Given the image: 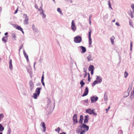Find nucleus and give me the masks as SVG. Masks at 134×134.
I'll return each mask as SVG.
<instances>
[{
  "label": "nucleus",
  "instance_id": "nucleus-20",
  "mask_svg": "<svg viewBox=\"0 0 134 134\" xmlns=\"http://www.w3.org/2000/svg\"><path fill=\"white\" fill-rule=\"evenodd\" d=\"M23 54H24V55L25 57V58L26 59L27 61L28 62H29V59L28 56L27 55L26 53V52H25L24 50L23 51Z\"/></svg>",
  "mask_w": 134,
  "mask_h": 134
},
{
  "label": "nucleus",
  "instance_id": "nucleus-17",
  "mask_svg": "<svg viewBox=\"0 0 134 134\" xmlns=\"http://www.w3.org/2000/svg\"><path fill=\"white\" fill-rule=\"evenodd\" d=\"M83 117L82 115H81L80 116V119L79 121V123L81 124H82L83 121Z\"/></svg>",
  "mask_w": 134,
  "mask_h": 134
},
{
  "label": "nucleus",
  "instance_id": "nucleus-41",
  "mask_svg": "<svg viewBox=\"0 0 134 134\" xmlns=\"http://www.w3.org/2000/svg\"><path fill=\"white\" fill-rule=\"evenodd\" d=\"M9 68L10 69H12V63H9Z\"/></svg>",
  "mask_w": 134,
  "mask_h": 134
},
{
  "label": "nucleus",
  "instance_id": "nucleus-48",
  "mask_svg": "<svg viewBox=\"0 0 134 134\" xmlns=\"http://www.w3.org/2000/svg\"><path fill=\"white\" fill-rule=\"evenodd\" d=\"M115 24H116V25H117V26H120V24H119V23H118V22H116V23H115Z\"/></svg>",
  "mask_w": 134,
  "mask_h": 134
},
{
  "label": "nucleus",
  "instance_id": "nucleus-19",
  "mask_svg": "<svg viewBox=\"0 0 134 134\" xmlns=\"http://www.w3.org/2000/svg\"><path fill=\"white\" fill-rule=\"evenodd\" d=\"M39 95L40 94L35 92L33 93L32 97L34 99H36L37 97L39 96Z\"/></svg>",
  "mask_w": 134,
  "mask_h": 134
},
{
  "label": "nucleus",
  "instance_id": "nucleus-32",
  "mask_svg": "<svg viewBox=\"0 0 134 134\" xmlns=\"http://www.w3.org/2000/svg\"><path fill=\"white\" fill-rule=\"evenodd\" d=\"M129 93L128 92H126L124 94V97H126L129 96Z\"/></svg>",
  "mask_w": 134,
  "mask_h": 134
},
{
  "label": "nucleus",
  "instance_id": "nucleus-49",
  "mask_svg": "<svg viewBox=\"0 0 134 134\" xmlns=\"http://www.w3.org/2000/svg\"><path fill=\"white\" fill-rule=\"evenodd\" d=\"M91 80V78H90V76L88 77V81H90Z\"/></svg>",
  "mask_w": 134,
  "mask_h": 134
},
{
  "label": "nucleus",
  "instance_id": "nucleus-53",
  "mask_svg": "<svg viewBox=\"0 0 134 134\" xmlns=\"http://www.w3.org/2000/svg\"><path fill=\"white\" fill-rule=\"evenodd\" d=\"M93 71H94V70L91 71V74L92 75L93 74Z\"/></svg>",
  "mask_w": 134,
  "mask_h": 134
},
{
  "label": "nucleus",
  "instance_id": "nucleus-39",
  "mask_svg": "<svg viewBox=\"0 0 134 134\" xmlns=\"http://www.w3.org/2000/svg\"><path fill=\"white\" fill-rule=\"evenodd\" d=\"M16 29L19 30L20 31H21L23 29L20 26H18L16 27Z\"/></svg>",
  "mask_w": 134,
  "mask_h": 134
},
{
  "label": "nucleus",
  "instance_id": "nucleus-54",
  "mask_svg": "<svg viewBox=\"0 0 134 134\" xmlns=\"http://www.w3.org/2000/svg\"><path fill=\"white\" fill-rule=\"evenodd\" d=\"M42 85H43L44 86V87H45V84H44V82H42Z\"/></svg>",
  "mask_w": 134,
  "mask_h": 134
},
{
  "label": "nucleus",
  "instance_id": "nucleus-8",
  "mask_svg": "<svg viewBox=\"0 0 134 134\" xmlns=\"http://www.w3.org/2000/svg\"><path fill=\"white\" fill-rule=\"evenodd\" d=\"M90 99L91 100V102L92 103H95L98 100V98L97 96H95L92 97H91Z\"/></svg>",
  "mask_w": 134,
  "mask_h": 134
},
{
  "label": "nucleus",
  "instance_id": "nucleus-42",
  "mask_svg": "<svg viewBox=\"0 0 134 134\" xmlns=\"http://www.w3.org/2000/svg\"><path fill=\"white\" fill-rule=\"evenodd\" d=\"M11 130L10 128H9L8 130L7 134H10Z\"/></svg>",
  "mask_w": 134,
  "mask_h": 134
},
{
  "label": "nucleus",
  "instance_id": "nucleus-35",
  "mask_svg": "<svg viewBox=\"0 0 134 134\" xmlns=\"http://www.w3.org/2000/svg\"><path fill=\"white\" fill-rule=\"evenodd\" d=\"M128 75V73L126 72L125 71L124 73V77L125 78H126Z\"/></svg>",
  "mask_w": 134,
  "mask_h": 134
},
{
  "label": "nucleus",
  "instance_id": "nucleus-6",
  "mask_svg": "<svg viewBox=\"0 0 134 134\" xmlns=\"http://www.w3.org/2000/svg\"><path fill=\"white\" fill-rule=\"evenodd\" d=\"M23 17L25 19L24 22V24L25 25H27L29 24V17L26 14H24Z\"/></svg>",
  "mask_w": 134,
  "mask_h": 134
},
{
  "label": "nucleus",
  "instance_id": "nucleus-5",
  "mask_svg": "<svg viewBox=\"0 0 134 134\" xmlns=\"http://www.w3.org/2000/svg\"><path fill=\"white\" fill-rule=\"evenodd\" d=\"M78 49L82 54L85 53L86 51V49L85 47L82 46H79L78 47Z\"/></svg>",
  "mask_w": 134,
  "mask_h": 134
},
{
  "label": "nucleus",
  "instance_id": "nucleus-22",
  "mask_svg": "<svg viewBox=\"0 0 134 134\" xmlns=\"http://www.w3.org/2000/svg\"><path fill=\"white\" fill-rule=\"evenodd\" d=\"M30 86L31 90H32L34 87V85L32 81H30Z\"/></svg>",
  "mask_w": 134,
  "mask_h": 134
},
{
  "label": "nucleus",
  "instance_id": "nucleus-55",
  "mask_svg": "<svg viewBox=\"0 0 134 134\" xmlns=\"http://www.w3.org/2000/svg\"><path fill=\"white\" fill-rule=\"evenodd\" d=\"M87 75V74L86 73H85V74H84V78H85L86 77V76Z\"/></svg>",
  "mask_w": 134,
  "mask_h": 134
},
{
  "label": "nucleus",
  "instance_id": "nucleus-1",
  "mask_svg": "<svg viewBox=\"0 0 134 134\" xmlns=\"http://www.w3.org/2000/svg\"><path fill=\"white\" fill-rule=\"evenodd\" d=\"M80 128L82 129V131H81L80 134H84L85 132L87 131L89 129V127L86 125L83 124L79 126Z\"/></svg>",
  "mask_w": 134,
  "mask_h": 134
},
{
  "label": "nucleus",
  "instance_id": "nucleus-50",
  "mask_svg": "<svg viewBox=\"0 0 134 134\" xmlns=\"http://www.w3.org/2000/svg\"><path fill=\"white\" fill-rule=\"evenodd\" d=\"M130 48H132V42H131L130 43Z\"/></svg>",
  "mask_w": 134,
  "mask_h": 134
},
{
  "label": "nucleus",
  "instance_id": "nucleus-33",
  "mask_svg": "<svg viewBox=\"0 0 134 134\" xmlns=\"http://www.w3.org/2000/svg\"><path fill=\"white\" fill-rule=\"evenodd\" d=\"M12 36L13 38H15L14 39V40H15V38L16 37V34L15 33H12Z\"/></svg>",
  "mask_w": 134,
  "mask_h": 134
},
{
  "label": "nucleus",
  "instance_id": "nucleus-31",
  "mask_svg": "<svg viewBox=\"0 0 134 134\" xmlns=\"http://www.w3.org/2000/svg\"><path fill=\"white\" fill-rule=\"evenodd\" d=\"M57 10V11L61 15H63L62 11L60 9V8H58Z\"/></svg>",
  "mask_w": 134,
  "mask_h": 134
},
{
  "label": "nucleus",
  "instance_id": "nucleus-28",
  "mask_svg": "<svg viewBox=\"0 0 134 134\" xmlns=\"http://www.w3.org/2000/svg\"><path fill=\"white\" fill-rule=\"evenodd\" d=\"M40 14L42 15V17L43 18H44L46 17V15L44 14V13L43 12V10H42V11L41 12H40Z\"/></svg>",
  "mask_w": 134,
  "mask_h": 134
},
{
  "label": "nucleus",
  "instance_id": "nucleus-59",
  "mask_svg": "<svg viewBox=\"0 0 134 134\" xmlns=\"http://www.w3.org/2000/svg\"><path fill=\"white\" fill-rule=\"evenodd\" d=\"M60 134H66V133L64 132H63L62 133H60Z\"/></svg>",
  "mask_w": 134,
  "mask_h": 134
},
{
  "label": "nucleus",
  "instance_id": "nucleus-30",
  "mask_svg": "<svg viewBox=\"0 0 134 134\" xmlns=\"http://www.w3.org/2000/svg\"><path fill=\"white\" fill-rule=\"evenodd\" d=\"M104 100L105 101H106L107 100V98H108L107 95V94L106 93H105L104 94Z\"/></svg>",
  "mask_w": 134,
  "mask_h": 134
},
{
  "label": "nucleus",
  "instance_id": "nucleus-52",
  "mask_svg": "<svg viewBox=\"0 0 134 134\" xmlns=\"http://www.w3.org/2000/svg\"><path fill=\"white\" fill-rule=\"evenodd\" d=\"M44 74H42V77H41V79H44Z\"/></svg>",
  "mask_w": 134,
  "mask_h": 134
},
{
  "label": "nucleus",
  "instance_id": "nucleus-64",
  "mask_svg": "<svg viewBox=\"0 0 134 134\" xmlns=\"http://www.w3.org/2000/svg\"><path fill=\"white\" fill-rule=\"evenodd\" d=\"M88 77L90 76V74L89 73H88Z\"/></svg>",
  "mask_w": 134,
  "mask_h": 134
},
{
  "label": "nucleus",
  "instance_id": "nucleus-25",
  "mask_svg": "<svg viewBox=\"0 0 134 134\" xmlns=\"http://www.w3.org/2000/svg\"><path fill=\"white\" fill-rule=\"evenodd\" d=\"M94 66L93 65H91L90 66L88 70L89 71H91L94 70Z\"/></svg>",
  "mask_w": 134,
  "mask_h": 134
},
{
  "label": "nucleus",
  "instance_id": "nucleus-47",
  "mask_svg": "<svg viewBox=\"0 0 134 134\" xmlns=\"http://www.w3.org/2000/svg\"><path fill=\"white\" fill-rule=\"evenodd\" d=\"M134 94V91H133L131 93V97L132 95Z\"/></svg>",
  "mask_w": 134,
  "mask_h": 134
},
{
  "label": "nucleus",
  "instance_id": "nucleus-12",
  "mask_svg": "<svg viewBox=\"0 0 134 134\" xmlns=\"http://www.w3.org/2000/svg\"><path fill=\"white\" fill-rule=\"evenodd\" d=\"M96 80L99 83H100L102 81V79L101 77L100 76H96Z\"/></svg>",
  "mask_w": 134,
  "mask_h": 134
},
{
  "label": "nucleus",
  "instance_id": "nucleus-24",
  "mask_svg": "<svg viewBox=\"0 0 134 134\" xmlns=\"http://www.w3.org/2000/svg\"><path fill=\"white\" fill-rule=\"evenodd\" d=\"M82 131V129L80 128L79 127H78V128L76 130V132L78 134H80V133L81 132V131Z\"/></svg>",
  "mask_w": 134,
  "mask_h": 134
},
{
  "label": "nucleus",
  "instance_id": "nucleus-14",
  "mask_svg": "<svg viewBox=\"0 0 134 134\" xmlns=\"http://www.w3.org/2000/svg\"><path fill=\"white\" fill-rule=\"evenodd\" d=\"M88 87H87L85 88L84 92L83 94L82 95V97H84L85 96H86L88 94Z\"/></svg>",
  "mask_w": 134,
  "mask_h": 134
},
{
  "label": "nucleus",
  "instance_id": "nucleus-7",
  "mask_svg": "<svg viewBox=\"0 0 134 134\" xmlns=\"http://www.w3.org/2000/svg\"><path fill=\"white\" fill-rule=\"evenodd\" d=\"M89 30L90 31L88 33V38L89 39V44L90 45L89 47H90L92 43V40L91 38V34L92 31L90 29H89Z\"/></svg>",
  "mask_w": 134,
  "mask_h": 134
},
{
  "label": "nucleus",
  "instance_id": "nucleus-36",
  "mask_svg": "<svg viewBox=\"0 0 134 134\" xmlns=\"http://www.w3.org/2000/svg\"><path fill=\"white\" fill-rule=\"evenodd\" d=\"M80 84L81 85V87H82L85 84V83L83 81V80L81 81Z\"/></svg>",
  "mask_w": 134,
  "mask_h": 134
},
{
  "label": "nucleus",
  "instance_id": "nucleus-13",
  "mask_svg": "<svg viewBox=\"0 0 134 134\" xmlns=\"http://www.w3.org/2000/svg\"><path fill=\"white\" fill-rule=\"evenodd\" d=\"M32 29L36 33H38V32L39 31L38 29L36 27L34 24H33L32 25Z\"/></svg>",
  "mask_w": 134,
  "mask_h": 134
},
{
  "label": "nucleus",
  "instance_id": "nucleus-18",
  "mask_svg": "<svg viewBox=\"0 0 134 134\" xmlns=\"http://www.w3.org/2000/svg\"><path fill=\"white\" fill-rule=\"evenodd\" d=\"M41 89V87H37L36 89L35 92L40 94V90Z\"/></svg>",
  "mask_w": 134,
  "mask_h": 134
},
{
  "label": "nucleus",
  "instance_id": "nucleus-23",
  "mask_svg": "<svg viewBox=\"0 0 134 134\" xmlns=\"http://www.w3.org/2000/svg\"><path fill=\"white\" fill-rule=\"evenodd\" d=\"M115 39V37L114 36H113L110 38V40L111 42V44L113 45L114 44V40Z\"/></svg>",
  "mask_w": 134,
  "mask_h": 134
},
{
  "label": "nucleus",
  "instance_id": "nucleus-40",
  "mask_svg": "<svg viewBox=\"0 0 134 134\" xmlns=\"http://www.w3.org/2000/svg\"><path fill=\"white\" fill-rule=\"evenodd\" d=\"M60 130V129L59 127H58L57 128L55 129V131L56 132H58V133H59V132Z\"/></svg>",
  "mask_w": 134,
  "mask_h": 134
},
{
  "label": "nucleus",
  "instance_id": "nucleus-57",
  "mask_svg": "<svg viewBox=\"0 0 134 134\" xmlns=\"http://www.w3.org/2000/svg\"><path fill=\"white\" fill-rule=\"evenodd\" d=\"M8 33L7 32H6L5 33L4 35H8Z\"/></svg>",
  "mask_w": 134,
  "mask_h": 134
},
{
  "label": "nucleus",
  "instance_id": "nucleus-15",
  "mask_svg": "<svg viewBox=\"0 0 134 134\" xmlns=\"http://www.w3.org/2000/svg\"><path fill=\"white\" fill-rule=\"evenodd\" d=\"M87 59L88 62L92 61L93 60V59L92 57V55L90 54H89L87 56Z\"/></svg>",
  "mask_w": 134,
  "mask_h": 134
},
{
  "label": "nucleus",
  "instance_id": "nucleus-2",
  "mask_svg": "<svg viewBox=\"0 0 134 134\" xmlns=\"http://www.w3.org/2000/svg\"><path fill=\"white\" fill-rule=\"evenodd\" d=\"M53 103H51V101L49 99L47 102V108L51 111H53L54 108L55 102L54 101H53Z\"/></svg>",
  "mask_w": 134,
  "mask_h": 134
},
{
  "label": "nucleus",
  "instance_id": "nucleus-38",
  "mask_svg": "<svg viewBox=\"0 0 134 134\" xmlns=\"http://www.w3.org/2000/svg\"><path fill=\"white\" fill-rule=\"evenodd\" d=\"M129 15L132 18H133L134 17V16L133 15L132 12V11H131L129 13Z\"/></svg>",
  "mask_w": 134,
  "mask_h": 134
},
{
  "label": "nucleus",
  "instance_id": "nucleus-34",
  "mask_svg": "<svg viewBox=\"0 0 134 134\" xmlns=\"http://www.w3.org/2000/svg\"><path fill=\"white\" fill-rule=\"evenodd\" d=\"M83 101H84L85 103H86L87 104H84L85 105H88V99H87L86 100H84Z\"/></svg>",
  "mask_w": 134,
  "mask_h": 134
},
{
  "label": "nucleus",
  "instance_id": "nucleus-4",
  "mask_svg": "<svg viewBox=\"0 0 134 134\" xmlns=\"http://www.w3.org/2000/svg\"><path fill=\"white\" fill-rule=\"evenodd\" d=\"M82 38L80 36H76L74 38V41L76 43H80L82 41Z\"/></svg>",
  "mask_w": 134,
  "mask_h": 134
},
{
  "label": "nucleus",
  "instance_id": "nucleus-44",
  "mask_svg": "<svg viewBox=\"0 0 134 134\" xmlns=\"http://www.w3.org/2000/svg\"><path fill=\"white\" fill-rule=\"evenodd\" d=\"M131 7L132 10L134 9V4H132L131 5Z\"/></svg>",
  "mask_w": 134,
  "mask_h": 134
},
{
  "label": "nucleus",
  "instance_id": "nucleus-26",
  "mask_svg": "<svg viewBox=\"0 0 134 134\" xmlns=\"http://www.w3.org/2000/svg\"><path fill=\"white\" fill-rule=\"evenodd\" d=\"M42 126L43 127V131L44 132H45L46 131V127L45 126V124L43 122H42L41 123Z\"/></svg>",
  "mask_w": 134,
  "mask_h": 134
},
{
  "label": "nucleus",
  "instance_id": "nucleus-37",
  "mask_svg": "<svg viewBox=\"0 0 134 134\" xmlns=\"http://www.w3.org/2000/svg\"><path fill=\"white\" fill-rule=\"evenodd\" d=\"M108 4L109 6V8H110L111 10H113V8L111 7V3L110 1H108Z\"/></svg>",
  "mask_w": 134,
  "mask_h": 134
},
{
  "label": "nucleus",
  "instance_id": "nucleus-3",
  "mask_svg": "<svg viewBox=\"0 0 134 134\" xmlns=\"http://www.w3.org/2000/svg\"><path fill=\"white\" fill-rule=\"evenodd\" d=\"M86 113H87L90 115L93 114L94 115L96 116L97 115V113L94 111V110H91L90 109H88L86 110Z\"/></svg>",
  "mask_w": 134,
  "mask_h": 134
},
{
  "label": "nucleus",
  "instance_id": "nucleus-61",
  "mask_svg": "<svg viewBox=\"0 0 134 134\" xmlns=\"http://www.w3.org/2000/svg\"><path fill=\"white\" fill-rule=\"evenodd\" d=\"M12 63V59H10V61H9V63Z\"/></svg>",
  "mask_w": 134,
  "mask_h": 134
},
{
  "label": "nucleus",
  "instance_id": "nucleus-9",
  "mask_svg": "<svg viewBox=\"0 0 134 134\" xmlns=\"http://www.w3.org/2000/svg\"><path fill=\"white\" fill-rule=\"evenodd\" d=\"M71 28L74 32H75L76 30V27L74 20H72L71 22Z\"/></svg>",
  "mask_w": 134,
  "mask_h": 134
},
{
  "label": "nucleus",
  "instance_id": "nucleus-51",
  "mask_svg": "<svg viewBox=\"0 0 134 134\" xmlns=\"http://www.w3.org/2000/svg\"><path fill=\"white\" fill-rule=\"evenodd\" d=\"M18 9H17L15 11V12L14 13V14H16V13H17V12H18Z\"/></svg>",
  "mask_w": 134,
  "mask_h": 134
},
{
  "label": "nucleus",
  "instance_id": "nucleus-21",
  "mask_svg": "<svg viewBox=\"0 0 134 134\" xmlns=\"http://www.w3.org/2000/svg\"><path fill=\"white\" fill-rule=\"evenodd\" d=\"M8 37V36H4L2 38V41L4 43H6L7 42V40Z\"/></svg>",
  "mask_w": 134,
  "mask_h": 134
},
{
  "label": "nucleus",
  "instance_id": "nucleus-16",
  "mask_svg": "<svg viewBox=\"0 0 134 134\" xmlns=\"http://www.w3.org/2000/svg\"><path fill=\"white\" fill-rule=\"evenodd\" d=\"M88 115H86L85 117V119L84 120V123H87L88 122Z\"/></svg>",
  "mask_w": 134,
  "mask_h": 134
},
{
  "label": "nucleus",
  "instance_id": "nucleus-46",
  "mask_svg": "<svg viewBox=\"0 0 134 134\" xmlns=\"http://www.w3.org/2000/svg\"><path fill=\"white\" fill-rule=\"evenodd\" d=\"M110 108V107H109L108 108H107L106 109V112L107 113V111Z\"/></svg>",
  "mask_w": 134,
  "mask_h": 134
},
{
  "label": "nucleus",
  "instance_id": "nucleus-58",
  "mask_svg": "<svg viewBox=\"0 0 134 134\" xmlns=\"http://www.w3.org/2000/svg\"><path fill=\"white\" fill-rule=\"evenodd\" d=\"M23 46L22 45L21 46H20V49H19V50H20V49H21V48H22V47H23Z\"/></svg>",
  "mask_w": 134,
  "mask_h": 134
},
{
  "label": "nucleus",
  "instance_id": "nucleus-27",
  "mask_svg": "<svg viewBox=\"0 0 134 134\" xmlns=\"http://www.w3.org/2000/svg\"><path fill=\"white\" fill-rule=\"evenodd\" d=\"M98 83H98V81L96 80L92 83V87H94L96 84H98Z\"/></svg>",
  "mask_w": 134,
  "mask_h": 134
},
{
  "label": "nucleus",
  "instance_id": "nucleus-62",
  "mask_svg": "<svg viewBox=\"0 0 134 134\" xmlns=\"http://www.w3.org/2000/svg\"><path fill=\"white\" fill-rule=\"evenodd\" d=\"M91 17V15H90V16L89 18V20H90V18Z\"/></svg>",
  "mask_w": 134,
  "mask_h": 134
},
{
  "label": "nucleus",
  "instance_id": "nucleus-63",
  "mask_svg": "<svg viewBox=\"0 0 134 134\" xmlns=\"http://www.w3.org/2000/svg\"><path fill=\"white\" fill-rule=\"evenodd\" d=\"M22 31V33H23V34H24V31H23V29L22 30V31Z\"/></svg>",
  "mask_w": 134,
  "mask_h": 134
},
{
  "label": "nucleus",
  "instance_id": "nucleus-45",
  "mask_svg": "<svg viewBox=\"0 0 134 134\" xmlns=\"http://www.w3.org/2000/svg\"><path fill=\"white\" fill-rule=\"evenodd\" d=\"M40 8H41V9L40 10L39 9V10H41L42 11V10H43L42 9V3H41V6Z\"/></svg>",
  "mask_w": 134,
  "mask_h": 134
},
{
  "label": "nucleus",
  "instance_id": "nucleus-29",
  "mask_svg": "<svg viewBox=\"0 0 134 134\" xmlns=\"http://www.w3.org/2000/svg\"><path fill=\"white\" fill-rule=\"evenodd\" d=\"M4 128L1 124H0V132H2L4 130Z\"/></svg>",
  "mask_w": 134,
  "mask_h": 134
},
{
  "label": "nucleus",
  "instance_id": "nucleus-10",
  "mask_svg": "<svg viewBox=\"0 0 134 134\" xmlns=\"http://www.w3.org/2000/svg\"><path fill=\"white\" fill-rule=\"evenodd\" d=\"M26 68L27 70L30 75L31 78H32V72L31 71V68L30 66H26Z\"/></svg>",
  "mask_w": 134,
  "mask_h": 134
},
{
  "label": "nucleus",
  "instance_id": "nucleus-11",
  "mask_svg": "<svg viewBox=\"0 0 134 134\" xmlns=\"http://www.w3.org/2000/svg\"><path fill=\"white\" fill-rule=\"evenodd\" d=\"M73 120L74 122V124H76L78 122L77 120V115L76 114H75L73 117Z\"/></svg>",
  "mask_w": 134,
  "mask_h": 134
},
{
  "label": "nucleus",
  "instance_id": "nucleus-43",
  "mask_svg": "<svg viewBox=\"0 0 134 134\" xmlns=\"http://www.w3.org/2000/svg\"><path fill=\"white\" fill-rule=\"evenodd\" d=\"M129 25L131 27H133V25L132 24V22L131 21H130L129 22Z\"/></svg>",
  "mask_w": 134,
  "mask_h": 134
},
{
  "label": "nucleus",
  "instance_id": "nucleus-56",
  "mask_svg": "<svg viewBox=\"0 0 134 134\" xmlns=\"http://www.w3.org/2000/svg\"><path fill=\"white\" fill-rule=\"evenodd\" d=\"M44 79H41V82H44Z\"/></svg>",
  "mask_w": 134,
  "mask_h": 134
},
{
  "label": "nucleus",
  "instance_id": "nucleus-60",
  "mask_svg": "<svg viewBox=\"0 0 134 134\" xmlns=\"http://www.w3.org/2000/svg\"><path fill=\"white\" fill-rule=\"evenodd\" d=\"M89 24H90V25H91V20H89Z\"/></svg>",
  "mask_w": 134,
  "mask_h": 134
}]
</instances>
